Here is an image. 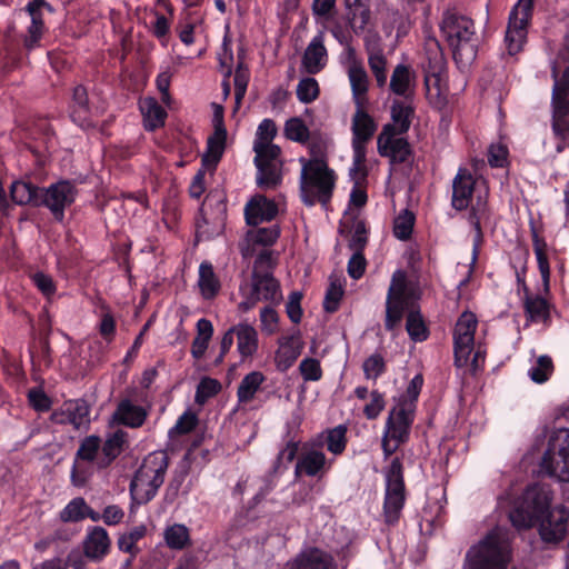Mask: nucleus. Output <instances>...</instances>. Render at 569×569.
<instances>
[{
  "label": "nucleus",
  "instance_id": "f257e3e1",
  "mask_svg": "<svg viewBox=\"0 0 569 569\" xmlns=\"http://www.w3.org/2000/svg\"><path fill=\"white\" fill-rule=\"evenodd\" d=\"M551 499V491L547 486L529 487L520 505L510 511V521L518 529L530 528L539 521L542 540H562L569 528V511L562 506L549 509Z\"/></svg>",
  "mask_w": 569,
  "mask_h": 569
},
{
  "label": "nucleus",
  "instance_id": "f03ea898",
  "mask_svg": "<svg viewBox=\"0 0 569 569\" xmlns=\"http://www.w3.org/2000/svg\"><path fill=\"white\" fill-rule=\"evenodd\" d=\"M421 297L419 281L403 270H396L391 277L386 299L385 327L392 331L400 326L405 312H408L406 329L415 341L428 338V330L416 303Z\"/></svg>",
  "mask_w": 569,
  "mask_h": 569
},
{
  "label": "nucleus",
  "instance_id": "7ed1b4c3",
  "mask_svg": "<svg viewBox=\"0 0 569 569\" xmlns=\"http://www.w3.org/2000/svg\"><path fill=\"white\" fill-rule=\"evenodd\" d=\"M440 32L452 50L458 64L471 63L477 54L473 21L456 11H446L440 22Z\"/></svg>",
  "mask_w": 569,
  "mask_h": 569
},
{
  "label": "nucleus",
  "instance_id": "20e7f679",
  "mask_svg": "<svg viewBox=\"0 0 569 569\" xmlns=\"http://www.w3.org/2000/svg\"><path fill=\"white\" fill-rule=\"evenodd\" d=\"M509 559V537L502 528L491 530L466 557L470 569H506Z\"/></svg>",
  "mask_w": 569,
  "mask_h": 569
},
{
  "label": "nucleus",
  "instance_id": "39448f33",
  "mask_svg": "<svg viewBox=\"0 0 569 569\" xmlns=\"http://www.w3.org/2000/svg\"><path fill=\"white\" fill-rule=\"evenodd\" d=\"M301 170V198L307 206L321 202L326 206L332 194L336 176L321 158L311 160L300 159Z\"/></svg>",
  "mask_w": 569,
  "mask_h": 569
},
{
  "label": "nucleus",
  "instance_id": "423d86ee",
  "mask_svg": "<svg viewBox=\"0 0 569 569\" xmlns=\"http://www.w3.org/2000/svg\"><path fill=\"white\" fill-rule=\"evenodd\" d=\"M477 327L476 315L466 311L457 320L453 330L455 365L459 368L470 367L472 373L482 369L486 355L481 346L475 348Z\"/></svg>",
  "mask_w": 569,
  "mask_h": 569
},
{
  "label": "nucleus",
  "instance_id": "0eeeda50",
  "mask_svg": "<svg viewBox=\"0 0 569 569\" xmlns=\"http://www.w3.org/2000/svg\"><path fill=\"white\" fill-rule=\"evenodd\" d=\"M168 458L164 452L149 453L142 461L130 485L132 499L137 503H147L157 493L164 480Z\"/></svg>",
  "mask_w": 569,
  "mask_h": 569
},
{
  "label": "nucleus",
  "instance_id": "6e6552de",
  "mask_svg": "<svg viewBox=\"0 0 569 569\" xmlns=\"http://www.w3.org/2000/svg\"><path fill=\"white\" fill-rule=\"evenodd\" d=\"M488 193L485 181L475 179L467 169H459L452 182V207L460 211L470 208L478 219L486 211ZM475 224L479 230L478 220Z\"/></svg>",
  "mask_w": 569,
  "mask_h": 569
},
{
  "label": "nucleus",
  "instance_id": "1a4fd4ad",
  "mask_svg": "<svg viewBox=\"0 0 569 569\" xmlns=\"http://www.w3.org/2000/svg\"><path fill=\"white\" fill-rule=\"evenodd\" d=\"M552 130L565 139L569 133V64L565 66L562 54L552 63Z\"/></svg>",
  "mask_w": 569,
  "mask_h": 569
},
{
  "label": "nucleus",
  "instance_id": "9d476101",
  "mask_svg": "<svg viewBox=\"0 0 569 569\" xmlns=\"http://www.w3.org/2000/svg\"><path fill=\"white\" fill-rule=\"evenodd\" d=\"M540 468L559 481H569V429H558L550 435Z\"/></svg>",
  "mask_w": 569,
  "mask_h": 569
},
{
  "label": "nucleus",
  "instance_id": "9b49d317",
  "mask_svg": "<svg viewBox=\"0 0 569 569\" xmlns=\"http://www.w3.org/2000/svg\"><path fill=\"white\" fill-rule=\"evenodd\" d=\"M412 406H395L386 420L381 438V446L387 459L409 438L410 427L413 422Z\"/></svg>",
  "mask_w": 569,
  "mask_h": 569
},
{
  "label": "nucleus",
  "instance_id": "f8f14e48",
  "mask_svg": "<svg viewBox=\"0 0 569 569\" xmlns=\"http://www.w3.org/2000/svg\"><path fill=\"white\" fill-rule=\"evenodd\" d=\"M386 493L383 503V513L388 523L398 521L405 505V483L402 473V463L399 458H395L386 470Z\"/></svg>",
  "mask_w": 569,
  "mask_h": 569
},
{
  "label": "nucleus",
  "instance_id": "ddd939ff",
  "mask_svg": "<svg viewBox=\"0 0 569 569\" xmlns=\"http://www.w3.org/2000/svg\"><path fill=\"white\" fill-rule=\"evenodd\" d=\"M240 293L239 309L242 311L252 309L259 301L279 302L282 299L279 283L271 272H253L251 283L241 286Z\"/></svg>",
  "mask_w": 569,
  "mask_h": 569
},
{
  "label": "nucleus",
  "instance_id": "4468645a",
  "mask_svg": "<svg viewBox=\"0 0 569 569\" xmlns=\"http://www.w3.org/2000/svg\"><path fill=\"white\" fill-rule=\"evenodd\" d=\"M532 8L533 0H518L509 14L505 44L511 56L518 53L527 40Z\"/></svg>",
  "mask_w": 569,
  "mask_h": 569
},
{
  "label": "nucleus",
  "instance_id": "2eb2a0df",
  "mask_svg": "<svg viewBox=\"0 0 569 569\" xmlns=\"http://www.w3.org/2000/svg\"><path fill=\"white\" fill-rule=\"evenodd\" d=\"M78 194L73 182L61 180L41 190V204L46 206L61 221L64 217V209L70 207Z\"/></svg>",
  "mask_w": 569,
  "mask_h": 569
},
{
  "label": "nucleus",
  "instance_id": "dca6fc26",
  "mask_svg": "<svg viewBox=\"0 0 569 569\" xmlns=\"http://www.w3.org/2000/svg\"><path fill=\"white\" fill-rule=\"evenodd\" d=\"M402 134L392 131L391 126H383L377 137L378 153L388 158L391 163H402L410 157V146Z\"/></svg>",
  "mask_w": 569,
  "mask_h": 569
},
{
  "label": "nucleus",
  "instance_id": "f3484780",
  "mask_svg": "<svg viewBox=\"0 0 569 569\" xmlns=\"http://www.w3.org/2000/svg\"><path fill=\"white\" fill-rule=\"evenodd\" d=\"M356 110L351 119V147L352 149H365L373 138L378 124L373 117L367 111V104H355Z\"/></svg>",
  "mask_w": 569,
  "mask_h": 569
},
{
  "label": "nucleus",
  "instance_id": "a211bd4d",
  "mask_svg": "<svg viewBox=\"0 0 569 569\" xmlns=\"http://www.w3.org/2000/svg\"><path fill=\"white\" fill-rule=\"evenodd\" d=\"M277 343L274 365L279 371L284 372L297 361L303 350L305 342L300 333L295 332L280 337Z\"/></svg>",
  "mask_w": 569,
  "mask_h": 569
},
{
  "label": "nucleus",
  "instance_id": "6ab92c4d",
  "mask_svg": "<svg viewBox=\"0 0 569 569\" xmlns=\"http://www.w3.org/2000/svg\"><path fill=\"white\" fill-rule=\"evenodd\" d=\"M331 462L327 460L325 453L315 447L306 449L299 456L295 475L300 477L302 475L308 477H322L329 469Z\"/></svg>",
  "mask_w": 569,
  "mask_h": 569
},
{
  "label": "nucleus",
  "instance_id": "aec40b11",
  "mask_svg": "<svg viewBox=\"0 0 569 569\" xmlns=\"http://www.w3.org/2000/svg\"><path fill=\"white\" fill-rule=\"evenodd\" d=\"M43 9L51 10L50 4L44 0H30L24 7V11L29 14L31 23L27 29L24 46L32 50L39 46L40 39L44 32Z\"/></svg>",
  "mask_w": 569,
  "mask_h": 569
},
{
  "label": "nucleus",
  "instance_id": "412c9836",
  "mask_svg": "<svg viewBox=\"0 0 569 569\" xmlns=\"http://www.w3.org/2000/svg\"><path fill=\"white\" fill-rule=\"evenodd\" d=\"M278 213L277 204L262 194L254 196L244 207L246 221L250 226L270 221Z\"/></svg>",
  "mask_w": 569,
  "mask_h": 569
},
{
  "label": "nucleus",
  "instance_id": "4be33fe9",
  "mask_svg": "<svg viewBox=\"0 0 569 569\" xmlns=\"http://www.w3.org/2000/svg\"><path fill=\"white\" fill-rule=\"evenodd\" d=\"M328 61V53L325 47V36L322 32L316 34L307 46L303 57L302 67L308 73H318Z\"/></svg>",
  "mask_w": 569,
  "mask_h": 569
},
{
  "label": "nucleus",
  "instance_id": "5701e85b",
  "mask_svg": "<svg viewBox=\"0 0 569 569\" xmlns=\"http://www.w3.org/2000/svg\"><path fill=\"white\" fill-rule=\"evenodd\" d=\"M425 86L429 96L441 98L448 93L446 66L440 53L435 56L433 63L426 72Z\"/></svg>",
  "mask_w": 569,
  "mask_h": 569
},
{
  "label": "nucleus",
  "instance_id": "b1692460",
  "mask_svg": "<svg viewBox=\"0 0 569 569\" xmlns=\"http://www.w3.org/2000/svg\"><path fill=\"white\" fill-rule=\"evenodd\" d=\"M366 50L368 53V64L376 78L378 87L387 84V59L380 47L379 38L366 39Z\"/></svg>",
  "mask_w": 569,
  "mask_h": 569
},
{
  "label": "nucleus",
  "instance_id": "393cba45",
  "mask_svg": "<svg viewBox=\"0 0 569 569\" xmlns=\"http://www.w3.org/2000/svg\"><path fill=\"white\" fill-rule=\"evenodd\" d=\"M348 78L355 104H368L367 92L369 88V77L363 66L356 60L350 62L348 67Z\"/></svg>",
  "mask_w": 569,
  "mask_h": 569
},
{
  "label": "nucleus",
  "instance_id": "a878e982",
  "mask_svg": "<svg viewBox=\"0 0 569 569\" xmlns=\"http://www.w3.org/2000/svg\"><path fill=\"white\" fill-rule=\"evenodd\" d=\"M110 548V539L108 532L102 527H92L88 530L83 549L84 555L93 560L103 558Z\"/></svg>",
  "mask_w": 569,
  "mask_h": 569
},
{
  "label": "nucleus",
  "instance_id": "bb28decb",
  "mask_svg": "<svg viewBox=\"0 0 569 569\" xmlns=\"http://www.w3.org/2000/svg\"><path fill=\"white\" fill-rule=\"evenodd\" d=\"M389 87L397 96L406 99L412 97L416 89L415 71L406 64H398L393 69Z\"/></svg>",
  "mask_w": 569,
  "mask_h": 569
},
{
  "label": "nucleus",
  "instance_id": "cd10ccee",
  "mask_svg": "<svg viewBox=\"0 0 569 569\" xmlns=\"http://www.w3.org/2000/svg\"><path fill=\"white\" fill-rule=\"evenodd\" d=\"M139 109L142 114L143 127L148 131H154L164 126L167 111L152 97H146L139 101Z\"/></svg>",
  "mask_w": 569,
  "mask_h": 569
},
{
  "label": "nucleus",
  "instance_id": "c85d7f7f",
  "mask_svg": "<svg viewBox=\"0 0 569 569\" xmlns=\"http://www.w3.org/2000/svg\"><path fill=\"white\" fill-rule=\"evenodd\" d=\"M290 569H335L331 556L317 548L303 550L290 565Z\"/></svg>",
  "mask_w": 569,
  "mask_h": 569
},
{
  "label": "nucleus",
  "instance_id": "c756f323",
  "mask_svg": "<svg viewBox=\"0 0 569 569\" xmlns=\"http://www.w3.org/2000/svg\"><path fill=\"white\" fill-rule=\"evenodd\" d=\"M148 412L144 408L133 405L130 400H122L114 413L113 419L127 427L139 428L143 425Z\"/></svg>",
  "mask_w": 569,
  "mask_h": 569
},
{
  "label": "nucleus",
  "instance_id": "7c9ffc66",
  "mask_svg": "<svg viewBox=\"0 0 569 569\" xmlns=\"http://www.w3.org/2000/svg\"><path fill=\"white\" fill-rule=\"evenodd\" d=\"M227 131L224 128L214 130L212 137L208 139L207 150L202 156V168L206 170H214L224 151Z\"/></svg>",
  "mask_w": 569,
  "mask_h": 569
},
{
  "label": "nucleus",
  "instance_id": "2f4dec72",
  "mask_svg": "<svg viewBox=\"0 0 569 569\" xmlns=\"http://www.w3.org/2000/svg\"><path fill=\"white\" fill-rule=\"evenodd\" d=\"M237 350L242 359L252 357L258 350V332L248 323L234 326Z\"/></svg>",
  "mask_w": 569,
  "mask_h": 569
},
{
  "label": "nucleus",
  "instance_id": "473e14b6",
  "mask_svg": "<svg viewBox=\"0 0 569 569\" xmlns=\"http://www.w3.org/2000/svg\"><path fill=\"white\" fill-rule=\"evenodd\" d=\"M127 433L122 430L110 433L101 448V458L98 459V468L109 466L122 451Z\"/></svg>",
  "mask_w": 569,
  "mask_h": 569
},
{
  "label": "nucleus",
  "instance_id": "72a5a7b5",
  "mask_svg": "<svg viewBox=\"0 0 569 569\" xmlns=\"http://www.w3.org/2000/svg\"><path fill=\"white\" fill-rule=\"evenodd\" d=\"M10 194L16 204H41V190L27 181H13L10 186Z\"/></svg>",
  "mask_w": 569,
  "mask_h": 569
},
{
  "label": "nucleus",
  "instance_id": "f704fd0d",
  "mask_svg": "<svg viewBox=\"0 0 569 569\" xmlns=\"http://www.w3.org/2000/svg\"><path fill=\"white\" fill-rule=\"evenodd\" d=\"M198 286L204 299L214 298L220 290V281L210 262L203 261L199 266Z\"/></svg>",
  "mask_w": 569,
  "mask_h": 569
},
{
  "label": "nucleus",
  "instance_id": "c9c22d12",
  "mask_svg": "<svg viewBox=\"0 0 569 569\" xmlns=\"http://www.w3.org/2000/svg\"><path fill=\"white\" fill-rule=\"evenodd\" d=\"M525 311L530 321L546 322L550 315V305L546 298L540 295H527Z\"/></svg>",
  "mask_w": 569,
  "mask_h": 569
},
{
  "label": "nucleus",
  "instance_id": "e433bc0d",
  "mask_svg": "<svg viewBox=\"0 0 569 569\" xmlns=\"http://www.w3.org/2000/svg\"><path fill=\"white\" fill-rule=\"evenodd\" d=\"M413 117V109L410 104L405 102H393L391 107V120L392 122L386 123L385 126H391L392 131L399 133H406L410 126Z\"/></svg>",
  "mask_w": 569,
  "mask_h": 569
},
{
  "label": "nucleus",
  "instance_id": "4c0bfd02",
  "mask_svg": "<svg viewBox=\"0 0 569 569\" xmlns=\"http://www.w3.org/2000/svg\"><path fill=\"white\" fill-rule=\"evenodd\" d=\"M533 251L538 263V269L541 274L543 293H549L550 290V266L547 256V243L539 239L537 234L533 237Z\"/></svg>",
  "mask_w": 569,
  "mask_h": 569
},
{
  "label": "nucleus",
  "instance_id": "58836bf2",
  "mask_svg": "<svg viewBox=\"0 0 569 569\" xmlns=\"http://www.w3.org/2000/svg\"><path fill=\"white\" fill-rule=\"evenodd\" d=\"M263 381L264 376L260 371H251L246 375L237 391L239 402L247 403L251 401Z\"/></svg>",
  "mask_w": 569,
  "mask_h": 569
},
{
  "label": "nucleus",
  "instance_id": "ea45409f",
  "mask_svg": "<svg viewBox=\"0 0 569 569\" xmlns=\"http://www.w3.org/2000/svg\"><path fill=\"white\" fill-rule=\"evenodd\" d=\"M163 538L170 549L181 550L190 541L189 529L181 523L170 525L164 529Z\"/></svg>",
  "mask_w": 569,
  "mask_h": 569
},
{
  "label": "nucleus",
  "instance_id": "a19ab883",
  "mask_svg": "<svg viewBox=\"0 0 569 569\" xmlns=\"http://www.w3.org/2000/svg\"><path fill=\"white\" fill-rule=\"evenodd\" d=\"M345 279L340 276L332 274L330 277L329 287L326 291L323 308L328 312L338 310L341 298L345 293L343 289Z\"/></svg>",
  "mask_w": 569,
  "mask_h": 569
},
{
  "label": "nucleus",
  "instance_id": "79ce46f5",
  "mask_svg": "<svg viewBox=\"0 0 569 569\" xmlns=\"http://www.w3.org/2000/svg\"><path fill=\"white\" fill-rule=\"evenodd\" d=\"M257 183L260 188L269 190L274 189L281 182L282 163L256 166Z\"/></svg>",
  "mask_w": 569,
  "mask_h": 569
},
{
  "label": "nucleus",
  "instance_id": "37998d69",
  "mask_svg": "<svg viewBox=\"0 0 569 569\" xmlns=\"http://www.w3.org/2000/svg\"><path fill=\"white\" fill-rule=\"evenodd\" d=\"M253 151L256 153V166L282 163V160L280 158L281 149L274 143L253 144Z\"/></svg>",
  "mask_w": 569,
  "mask_h": 569
},
{
  "label": "nucleus",
  "instance_id": "c03bdc74",
  "mask_svg": "<svg viewBox=\"0 0 569 569\" xmlns=\"http://www.w3.org/2000/svg\"><path fill=\"white\" fill-rule=\"evenodd\" d=\"M280 236L278 226L251 229L247 232L246 240L250 244L271 246Z\"/></svg>",
  "mask_w": 569,
  "mask_h": 569
},
{
  "label": "nucleus",
  "instance_id": "a18cd8bd",
  "mask_svg": "<svg viewBox=\"0 0 569 569\" xmlns=\"http://www.w3.org/2000/svg\"><path fill=\"white\" fill-rule=\"evenodd\" d=\"M553 372V363L549 356H540L531 365L528 376L536 383H543L551 377Z\"/></svg>",
  "mask_w": 569,
  "mask_h": 569
},
{
  "label": "nucleus",
  "instance_id": "49530a36",
  "mask_svg": "<svg viewBox=\"0 0 569 569\" xmlns=\"http://www.w3.org/2000/svg\"><path fill=\"white\" fill-rule=\"evenodd\" d=\"M101 441L97 436L86 437L77 451V458L82 461L94 462L98 467V459L101 458Z\"/></svg>",
  "mask_w": 569,
  "mask_h": 569
},
{
  "label": "nucleus",
  "instance_id": "de8ad7c7",
  "mask_svg": "<svg viewBox=\"0 0 569 569\" xmlns=\"http://www.w3.org/2000/svg\"><path fill=\"white\" fill-rule=\"evenodd\" d=\"M283 133L287 139L299 143L307 142L310 137L309 128L303 120L298 117L290 118L286 121Z\"/></svg>",
  "mask_w": 569,
  "mask_h": 569
},
{
  "label": "nucleus",
  "instance_id": "09e8293b",
  "mask_svg": "<svg viewBox=\"0 0 569 569\" xmlns=\"http://www.w3.org/2000/svg\"><path fill=\"white\" fill-rule=\"evenodd\" d=\"M367 150L352 149V164L349 169V177L355 184H362L366 181L367 171Z\"/></svg>",
  "mask_w": 569,
  "mask_h": 569
},
{
  "label": "nucleus",
  "instance_id": "8fccbe9b",
  "mask_svg": "<svg viewBox=\"0 0 569 569\" xmlns=\"http://www.w3.org/2000/svg\"><path fill=\"white\" fill-rule=\"evenodd\" d=\"M88 511V505L81 497L73 498L68 505L60 511V520L63 522H78L86 518Z\"/></svg>",
  "mask_w": 569,
  "mask_h": 569
},
{
  "label": "nucleus",
  "instance_id": "3c124183",
  "mask_svg": "<svg viewBox=\"0 0 569 569\" xmlns=\"http://www.w3.org/2000/svg\"><path fill=\"white\" fill-rule=\"evenodd\" d=\"M327 449L335 456L341 455L347 446V427L339 425L327 432Z\"/></svg>",
  "mask_w": 569,
  "mask_h": 569
},
{
  "label": "nucleus",
  "instance_id": "603ef678",
  "mask_svg": "<svg viewBox=\"0 0 569 569\" xmlns=\"http://www.w3.org/2000/svg\"><path fill=\"white\" fill-rule=\"evenodd\" d=\"M299 372L306 382H316L322 378V368L318 359L306 357L299 363Z\"/></svg>",
  "mask_w": 569,
  "mask_h": 569
},
{
  "label": "nucleus",
  "instance_id": "864d4df0",
  "mask_svg": "<svg viewBox=\"0 0 569 569\" xmlns=\"http://www.w3.org/2000/svg\"><path fill=\"white\" fill-rule=\"evenodd\" d=\"M371 17V11L368 6L353 8L348 10V21L355 33L362 32L368 26Z\"/></svg>",
  "mask_w": 569,
  "mask_h": 569
},
{
  "label": "nucleus",
  "instance_id": "5fc2aeb1",
  "mask_svg": "<svg viewBox=\"0 0 569 569\" xmlns=\"http://www.w3.org/2000/svg\"><path fill=\"white\" fill-rule=\"evenodd\" d=\"M319 96V84L313 78H303L297 86V98L302 103H310Z\"/></svg>",
  "mask_w": 569,
  "mask_h": 569
},
{
  "label": "nucleus",
  "instance_id": "6e6d98bb",
  "mask_svg": "<svg viewBox=\"0 0 569 569\" xmlns=\"http://www.w3.org/2000/svg\"><path fill=\"white\" fill-rule=\"evenodd\" d=\"M422 385H423L422 376L421 375L415 376L411 379V381L409 382L405 395H402L398 399L396 406H406V405L410 403L412 406V412H415L416 401L420 395Z\"/></svg>",
  "mask_w": 569,
  "mask_h": 569
},
{
  "label": "nucleus",
  "instance_id": "4d7b16f0",
  "mask_svg": "<svg viewBox=\"0 0 569 569\" xmlns=\"http://www.w3.org/2000/svg\"><path fill=\"white\" fill-rule=\"evenodd\" d=\"M221 385L212 378H203L199 382L196 391V402L203 405L209 398L220 391Z\"/></svg>",
  "mask_w": 569,
  "mask_h": 569
},
{
  "label": "nucleus",
  "instance_id": "13d9d810",
  "mask_svg": "<svg viewBox=\"0 0 569 569\" xmlns=\"http://www.w3.org/2000/svg\"><path fill=\"white\" fill-rule=\"evenodd\" d=\"M415 223V217L411 212L405 211L395 219L393 233L400 240L410 237Z\"/></svg>",
  "mask_w": 569,
  "mask_h": 569
},
{
  "label": "nucleus",
  "instance_id": "bf43d9fd",
  "mask_svg": "<svg viewBox=\"0 0 569 569\" xmlns=\"http://www.w3.org/2000/svg\"><path fill=\"white\" fill-rule=\"evenodd\" d=\"M385 406L383 395L378 390H373L369 395V402L363 407V415L369 420L376 419L383 411Z\"/></svg>",
  "mask_w": 569,
  "mask_h": 569
},
{
  "label": "nucleus",
  "instance_id": "052dcab7",
  "mask_svg": "<svg viewBox=\"0 0 569 569\" xmlns=\"http://www.w3.org/2000/svg\"><path fill=\"white\" fill-rule=\"evenodd\" d=\"M73 102H74V110L72 111V118L74 121H80V126H83L84 117H82L81 113L87 112V101H88V94L87 90L82 86H78L73 90L72 96Z\"/></svg>",
  "mask_w": 569,
  "mask_h": 569
},
{
  "label": "nucleus",
  "instance_id": "680f3d73",
  "mask_svg": "<svg viewBox=\"0 0 569 569\" xmlns=\"http://www.w3.org/2000/svg\"><path fill=\"white\" fill-rule=\"evenodd\" d=\"M31 279L33 284L47 299H51L54 296L57 287L49 274L38 271L31 276Z\"/></svg>",
  "mask_w": 569,
  "mask_h": 569
},
{
  "label": "nucleus",
  "instance_id": "e2e57ef3",
  "mask_svg": "<svg viewBox=\"0 0 569 569\" xmlns=\"http://www.w3.org/2000/svg\"><path fill=\"white\" fill-rule=\"evenodd\" d=\"M277 134V127L273 120L263 119L258 126L253 144L272 143Z\"/></svg>",
  "mask_w": 569,
  "mask_h": 569
},
{
  "label": "nucleus",
  "instance_id": "0e129e2a",
  "mask_svg": "<svg viewBox=\"0 0 569 569\" xmlns=\"http://www.w3.org/2000/svg\"><path fill=\"white\" fill-rule=\"evenodd\" d=\"M197 425V417L192 412H184L177 420L176 425L169 430V436L186 435L190 432Z\"/></svg>",
  "mask_w": 569,
  "mask_h": 569
},
{
  "label": "nucleus",
  "instance_id": "69168bd1",
  "mask_svg": "<svg viewBox=\"0 0 569 569\" xmlns=\"http://www.w3.org/2000/svg\"><path fill=\"white\" fill-rule=\"evenodd\" d=\"M363 372L367 379L376 380L385 369V361L381 356L372 355L363 362Z\"/></svg>",
  "mask_w": 569,
  "mask_h": 569
},
{
  "label": "nucleus",
  "instance_id": "338daca9",
  "mask_svg": "<svg viewBox=\"0 0 569 569\" xmlns=\"http://www.w3.org/2000/svg\"><path fill=\"white\" fill-rule=\"evenodd\" d=\"M249 82V71L241 64L238 66L234 72V96L237 106L241 102L246 94L247 86Z\"/></svg>",
  "mask_w": 569,
  "mask_h": 569
},
{
  "label": "nucleus",
  "instance_id": "774afa93",
  "mask_svg": "<svg viewBox=\"0 0 569 569\" xmlns=\"http://www.w3.org/2000/svg\"><path fill=\"white\" fill-rule=\"evenodd\" d=\"M278 313L271 307H266L260 312L261 329L268 335H272L278 329Z\"/></svg>",
  "mask_w": 569,
  "mask_h": 569
}]
</instances>
